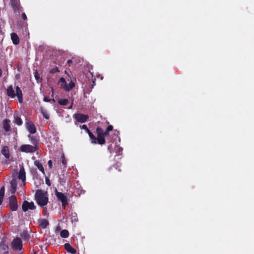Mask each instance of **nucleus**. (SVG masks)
<instances>
[{"mask_svg": "<svg viewBox=\"0 0 254 254\" xmlns=\"http://www.w3.org/2000/svg\"><path fill=\"white\" fill-rule=\"evenodd\" d=\"M6 93L7 96L11 98H13L16 96L19 103H21L23 102L22 91L18 86L16 87L15 92L12 86H9L6 89Z\"/></svg>", "mask_w": 254, "mask_h": 254, "instance_id": "f257e3e1", "label": "nucleus"}, {"mask_svg": "<svg viewBox=\"0 0 254 254\" xmlns=\"http://www.w3.org/2000/svg\"><path fill=\"white\" fill-rule=\"evenodd\" d=\"M35 199L37 203L41 206L46 205L48 202L47 193L42 190H38L36 191Z\"/></svg>", "mask_w": 254, "mask_h": 254, "instance_id": "f03ea898", "label": "nucleus"}, {"mask_svg": "<svg viewBox=\"0 0 254 254\" xmlns=\"http://www.w3.org/2000/svg\"><path fill=\"white\" fill-rule=\"evenodd\" d=\"M97 134V143L103 145L105 143V139L104 136V130L101 128L98 127L96 129Z\"/></svg>", "mask_w": 254, "mask_h": 254, "instance_id": "7ed1b4c3", "label": "nucleus"}, {"mask_svg": "<svg viewBox=\"0 0 254 254\" xmlns=\"http://www.w3.org/2000/svg\"><path fill=\"white\" fill-rule=\"evenodd\" d=\"M60 82L61 83V87H63L65 91H69L73 87H74V83L72 81L69 83L67 85L65 79L63 77H61L60 79Z\"/></svg>", "mask_w": 254, "mask_h": 254, "instance_id": "20e7f679", "label": "nucleus"}, {"mask_svg": "<svg viewBox=\"0 0 254 254\" xmlns=\"http://www.w3.org/2000/svg\"><path fill=\"white\" fill-rule=\"evenodd\" d=\"M20 150L26 153H33L37 150V147L35 145L24 144L20 146Z\"/></svg>", "mask_w": 254, "mask_h": 254, "instance_id": "39448f33", "label": "nucleus"}, {"mask_svg": "<svg viewBox=\"0 0 254 254\" xmlns=\"http://www.w3.org/2000/svg\"><path fill=\"white\" fill-rule=\"evenodd\" d=\"M56 195L59 200L62 202L63 206H65L67 204V197L64 193L56 191Z\"/></svg>", "mask_w": 254, "mask_h": 254, "instance_id": "423d86ee", "label": "nucleus"}, {"mask_svg": "<svg viewBox=\"0 0 254 254\" xmlns=\"http://www.w3.org/2000/svg\"><path fill=\"white\" fill-rule=\"evenodd\" d=\"M73 117L76 121L81 123L85 122L88 118V116L80 113L75 114Z\"/></svg>", "mask_w": 254, "mask_h": 254, "instance_id": "0eeeda50", "label": "nucleus"}, {"mask_svg": "<svg viewBox=\"0 0 254 254\" xmlns=\"http://www.w3.org/2000/svg\"><path fill=\"white\" fill-rule=\"evenodd\" d=\"M22 207L24 211H26L28 209L33 210L36 207L33 202H29L27 201H24Z\"/></svg>", "mask_w": 254, "mask_h": 254, "instance_id": "6e6552de", "label": "nucleus"}, {"mask_svg": "<svg viewBox=\"0 0 254 254\" xmlns=\"http://www.w3.org/2000/svg\"><path fill=\"white\" fill-rule=\"evenodd\" d=\"M12 247L17 250H20L22 248V241L20 238L14 239L12 243Z\"/></svg>", "mask_w": 254, "mask_h": 254, "instance_id": "1a4fd4ad", "label": "nucleus"}, {"mask_svg": "<svg viewBox=\"0 0 254 254\" xmlns=\"http://www.w3.org/2000/svg\"><path fill=\"white\" fill-rule=\"evenodd\" d=\"M9 204L11 210L15 211L17 209V203L16 197L14 195H11L9 197Z\"/></svg>", "mask_w": 254, "mask_h": 254, "instance_id": "9d476101", "label": "nucleus"}, {"mask_svg": "<svg viewBox=\"0 0 254 254\" xmlns=\"http://www.w3.org/2000/svg\"><path fill=\"white\" fill-rule=\"evenodd\" d=\"M18 178L20 180H21L23 184L24 185L26 181V175L24 168L23 166L20 167L19 174H18Z\"/></svg>", "mask_w": 254, "mask_h": 254, "instance_id": "9b49d317", "label": "nucleus"}, {"mask_svg": "<svg viewBox=\"0 0 254 254\" xmlns=\"http://www.w3.org/2000/svg\"><path fill=\"white\" fill-rule=\"evenodd\" d=\"M26 128L31 134H34L36 132L35 126L31 122H27L26 123Z\"/></svg>", "mask_w": 254, "mask_h": 254, "instance_id": "f8f14e48", "label": "nucleus"}, {"mask_svg": "<svg viewBox=\"0 0 254 254\" xmlns=\"http://www.w3.org/2000/svg\"><path fill=\"white\" fill-rule=\"evenodd\" d=\"M39 226L42 229H45L49 225L48 221L44 219H41L38 220Z\"/></svg>", "mask_w": 254, "mask_h": 254, "instance_id": "ddd939ff", "label": "nucleus"}, {"mask_svg": "<svg viewBox=\"0 0 254 254\" xmlns=\"http://www.w3.org/2000/svg\"><path fill=\"white\" fill-rule=\"evenodd\" d=\"M64 248L67 252L72 254H75L76 252V250L68 243H65L64 244Z\"/></svg>", "mask_w": 254, "mask_h": 254, "instance_id": "4468645a", "label": "nucleus"}, {"mask_svg": "<svg viewBox=\"0 0 254 254\" xmlns=\"http://www.w3.org/2000/svg\"><path fill=\"white\" fill-rule=\"evenodd\" d=\"M11 190L10 192L11 194H14L15 192L17 187L16 181L15 179H12L10 182Z\"/></svg>", "mask_w": 254, "mask_h": 254, "instance_id": "2eb2a0df", "label": "nucleus"}, {"mask_svg": "<svg viewBox=\"0 0 254 254\" xmlns=\"http://www.w3.org/2000/svg\"><path fill=\"white\" fill-rule=\"evenodd\" d=\"M11 39L13 43L15 45H17L19 42V37L17 35L14 33L11 34Z\"/></svg>", "mask_w": 254, "mask_h": 254, "instance_id": "dca6fc26", "label": "nucleus"}, {"mask_svg": "<svg viewBox=\"0 0 254 254\" xmlns=\"http://www.w3.org/2000/svg\"><path fill=\"white\" fill-rule=\"evenodd\" d=\"M1 153L6 158L8 159L9 158V149L8 147L3 146L1 150Z\"/></svg>", "mask_w": 254, "mask_h": 254, "instance_id": "f3484780", "label": "nucleus"}, {"mask_svg": "<svg viewBox=\"0 0 254 254\" xmlns=\"http://www.w3.org/2000/svg\"><path fill=\"white\" fill-rule=\"evenodd\" d=\"M14 122L18 126L21 125L23 123L22 120L17 114H15L14 116Z\"/></svg>", "mask_w": 254, "mask_h": 254, "instance_id": "a211bd4d", "label": "nucleus"}, {"mask_svg": "<svg viewBox=\"0 0 254 254\" xmlns=\"http://www.w3.org/2000/svg\"><path fill=\"white\" fill-rule=\"evenodd\" d=\"M88 134L90 138L92 143H97V138L95 137V136H94L90 131H88Z\"/></svg>", "mask_w": 254, "mask_h": 254, "instance_id": "6ab92c4d", "label": "nucleus"}, {"mask_svg": "<svg viewBox=\"0 0 254 254\" xmlns=\"http://www.w3.org/2000/svg\"><path fill=\"white\" fill-rule=\"evenodd\" d=\"M34 165L37 167L38 169L42 172L43 173H44V169L42 166V165L38 161H35L34 162Z\"/></svg>", "mask_w": 254, "mask_h": 254, "instance_id": "aec40b11", "label": "nucleus"}, {"mask_svg": "<svg viewBox=\"0 0 254 254\" xmlns=\"http://www.w3.org/2000/svg\"><path fill=\"white\" fill-rule=\"evenodd\" d=\"M69 233L66 230H63L61 232V236L62 237L66 238L68 237Z\"/></svg>", "mask_w": 254, "mask_h": 254, "instance_id": "412c9836", "label": "nucleus"}, {"mask_svg": "<svg viewBox=\"0 0 254 254\" xmlns=\"http://www.w3.org/2000/svg\"><path fill=\"white\" fill-rule=\"evenodd\" d=\"M28 138L31 141V142L32 143V144H33V145H35L36 146V145H37V141L35 139L34 137L33 136H32L31 135H29L28 136Z\"/></svg>", "mask_w": 254, "mask_h": 254, "instance_id": "4be33fe9", "label": "nucleus"}, {"mask_svg": "<svg viewBox=\"0 0 254 254\" xmlns=\"http://www.w3.org/2000/svg\"><path fill=\"white\" fill-rule=\"evenodd\" d=\"M3 128L6 131H8L10 129V126L7 123L5 122L3 124Z\"/></svg>", "mask_w": 254, "mask_h": 254, "instance_id": "5701e85b", "label": "nucleus"}, {"mask_svg": "<svg viewBox=\"0 0 254 254\" xmlns=\"http://www.w3.org/2000/svg\"><path fill=\"white\" fill-rule=\"evenodd\" d=\"M59 103L61 105H66L68 104V101L67 99H62L59 101Z\"/></svg>", "mask_w": 254, "mask_h": 254, "instance_id": "b1692460", "label": "nucleus"}, {"mask_svg": "<svg viewBox=\"0 0 254 254\" xmlns=\"http://www.w3.org/2000/svg\"><path fill=\"white\" fill-rule=\"evenodd\" d=\"M42 113L45 119H48L49 118V114L46 111L42 110Z\"/></svg>", "mask_w": 254, "mask_h": 254, "instance_id": "393cba45", "label": "nucleus"}, {"mask_svg": "<svg viewBox=\"0 0 254 254\" xmlns=\"http://www.w3.org/2000/svg\"><path fill=\"white\" fill-rule=\"evenodd\" d=\"M80 127L81 129H83L85 130L87 133H88V131H90L88 129V128H87V127L86 125H83L80 126Z\"/></svg>", "mask_w": 254, "mask_h": 254, "instance_id": "a878e982", "label": "nucleus"}, {"mask_svg": "<svg viewBox=\"0 0 254 254\" xmlns=\"http://www.w3.org/2000/svg\"><path fill=\"white\" fill-rule=\"evenodd\" d=\"M4 191H5L4 187L2 186L0 190V193L4 194Z\"/></svg>", "mask_w": 254, "mask_h": 254, "instance_id": "bb28decb", "label": "nucleus"}, {"mask_svg": "<svg viewBox=\"0 0 254 254\" xmlns=\"http://www.w3.org/2000/svg\"><path fill=\"white\" fill-rule=\"evenodd\" d=\"M35 77L37 81H38V80H39L40 77H39V74H38V73L37 71H36L35 72Z\"/></svg>", "mask_w": 254, "mask_h": 254, "instance_id": "cd10ccee", "label": "nucleus"}, {"mask_svg": "<svg viewBox=\"0 0 254 254\" xmlns=\"http://www.w3.org/2000/svg\"><path fill=\"white\" fill-rule=\"evenodd\" d=\"M3 197H4V194L0 193V205L2 202Z\"/></svg>", "mask_w": 254, "mask_h": 254, "instance_id": "c85d7f7f", "label": "nucleus"}, {"mask_svg": "<svg viewBox=\"0 0 254 254\" xmlns=\"http://www.w3.org/2000/svg\"><path fill=\"white\" fill-rule=\"evenodd\" d=\"M48 166L50 168H52V166H53V164H52V161L51 160H49L48 162Z\"/></svg>", "mask_w": 254, "mask_h": 254, "instance_id": "c756f323", "label": "nucleus"}, {"mask_svg": "<svg viewBox=\"0 0 254 254\" xmlns=\"http://www.w3.org/2000/svg\"><path fill=\"white\" fill-rule=\"evenodd\" d=\"M107 130V131H110L113 129V126L110 125L108 126V127L106 129Z\"/></svg>", "mask_w": 254, "mask_h": 254, "instance_id": "7c9ffc66", "label": "nucleus"}, {"mask_svg": "<svg viewBox=\"0 0 254 254\" xmlns=\"http://www.w3.org/2000/svg\"><path fill=\"white\" fill-rule=\"evenodd\" d=\"M44 101L45 102H49L50 99L48 97H45L44 98Z\"/></svg>", "mask_w": 254, "mask_h": 254, "instance_id": "2f4dec72", "label": "nucleus"}, {"mask_svg": "<svg viewBox=\"0 0 254 254\" xmlns=\"http://www.w3.org/2000/svg\"><path fill=\"white\" fill-rule=\"evenodd\" d=\"M22 17L24 20H26L27 19V17L25 13H22Z\"/></svg>", "mask_w": 254, "mask_h": 254, "instance_id": "473e14b6", "label": "nucleus"}, {"mask_svg": "<svg viewBox=\"0 0 254 254\" xmlns=\"http://www.w3.org/2000/svg\"><path fill=\"white\" fill-rule=\"evenodd\" d=\"M46 183L48 186H50V185H51L50 180L49 179H46Z\"/></svg>", "mask_w": 254, "mask_h": 254, "instance_id": "72a5a7b5", "label": "nucleus"}, {"mask_svg": "<svg viewBox=\"0 0 254 254\" xmlns=\"http://www.w3.org/2000/svg\"><path fill=\"white\" fill-rule=\"evenodd\" d=\"M109 131H107V130L106 129L105 131H104V136H106L108 134Z\"/></svg>", "mask_w": 254, "mask_h": 254, "instance_id": "f704fd0d", "label": "nucleus"}, {"mask_svg": "<svg viewBox=\"0 0 254 254\" xmlns=\"http://www.w3.org/2000/svg\"><path fill=\"white\" fill-rule=\"evenodd\" d=\"M62 162H63V165H65L66 164V162H65V160L64 159V157H63V159Z\"/></svg>", "mask_w": 254, "mask_h": 254, "instance_id": "c9c22d12", "label": "nucleus"}, {"mask_svg": "<svg viewBox=\"0 0 254 254\" xmlns=\"http://www.w3.org/2000/svg\"><path fill=\"white\" fill-rule=\"evenodd\" d=\"M72 61H71V60H68V61H67V63H68L69 64H70V63H72Z\"/></svg>", "mask_w": 254, "mask_h": 254, "instance_id": "e433bc0d", "label": "nucleus"}, {"mask_svg": "<svg viewBox=\"0 0 254 254\" xmlns=\"http://www.w3.org/2000/svg\"><path fill=\"white\" fill-rule=\"evenodd\" d=\"M11 1H12V3H13V4H14V5H15V6H16L18 5V3H17V2L15 3H13V0H11Z\"/></svg>", "mask_w": 254, "mask_h": 254, "instance_id": "4c0bfd02", "label": "nucleus"}, {"mask_svg": "<svg viewBox=\"0 0 254 254\" xmlns=\"http://www.w3.org/2000/svg\"><path fill=\"white\" fill-rule=\"evenodd\" d=\"M122 148H119V151H122Z\"/></svg>", "mask_w": 254, "mask_h": 254, "instance_id": "58836bf2", "label": "nucleus"}, {"mask_svg": "<svg viewBox=\"0 0 254 254\" xmlns=\"http://www.w3.org/2000/svg\"><path fill=\"white\" fill-rule=\"evenodd\" d=\"M1 74H2V73H1V70L0 69V76H1Z\"/></svg>", "mask_w": 254, "mask_h": 254, "instance_id": "ea45409f", "label": "nucleus"}]
</instances>
